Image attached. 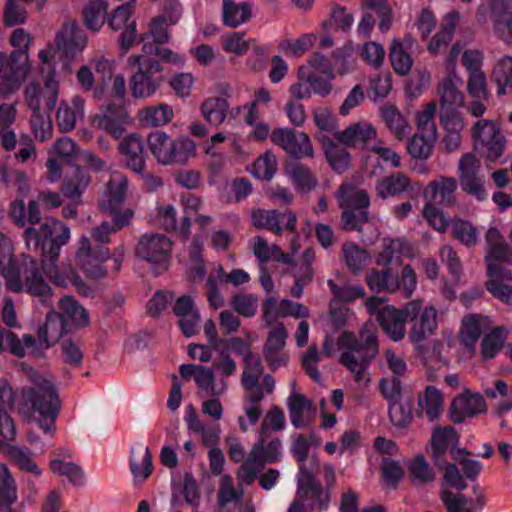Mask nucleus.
<instances>
[{"label":"nucleus","instance_id":"f257e3e1","mask_svg":"<svg viewBox=\"0 0 512 512\" xmlns=\"http://www.w3.org/2000/svg\"><path fill=\"white\" fill-rule=\"evenodd\" d=\"M27 383L17 392L7 379H0V448L3 441L13 440L15 425L9 414L15 407L29 423H35L44 434L53 435L61 401L53 378L31 367L24 370Z\"/></svg>","mask_w":512,"mask_h":512},{"label":"nucleus","instance_id":"f03ea898","mask_svg":"<svg viewBox=\"0 0 512 512\" xmlns=\"http://www.w3.org/2000/svg\"><path fill=\"white\" fill-rule=\"evenodd\" d=\"M25 245L28 250H43L41 264L46 276L57 286L74 285L79 292L86 289L76 271L70 264H57L60 247L66 245L71 237L70 228L57 219H50L38 228L29 227L24 231Z\"/></svg>","mask_w":512,"mask_h":512},{"label":"nucleus","instance_id":"7ed1b4c3","mask_svg":"<svg viewBox=\"0 0 512 512\" xmlns=\"http://www.w3.org/2000/svg\"><path fill=\"white\" fill-rule=\"evenodd\" d=\"M0 273L11 291L18 293L25 289L38 298L42 305L51 304L52 289L43 280L36 260L30 255L23 254L21 264L16 265L13 243L2 234H0Z\"/></svg>","mask_w":512,"mask_h":512},{"label":"nucleus","instance_id":"20e7f679","mask_svg":"<svg viewBox=\"0 0 512 512\" xmlns=\"http://www.w3.org/2000/svg\"><path fill=\"white\" fill-rule=\"evenodd\" d=\"M127 64L130 67L137 66L129 80L131 95L135 99L153 97L165 82L163 65L157 59L146 58L144 54H133L128 57Z\"/></svg>","mask_w":512,"mask_h":512},{"label":"nucleus","instance_id":"39448f33","mask_svg":"<svg viewBox=\"0 0 512 512\" xmlns=\"http://www.w3.org/2000/svg\"><path fill=\"white\" fill-rule=\"evenodd\" d=\"M149 149L162 165L185 164L196 154V144L186 136L172 138L166 132L156 130L147 138Z\"/></svg>","mask_w":512,"mask_h":512},{"label":"nucleus","instance_id":"423d86ee","mask_svg":"<svg viewBox=\"0 0 512 512\" xmlns=\"http://www.w3.org/2000/svg\"><path fill=\"white\" fill-rule=\"evenodd\" d=\"M4 451L12 464L22 473L20 482L23 497L33 499L41 490L43 470L27 448L6 444Z\"/></svg>","mask_w":512,"mask_h":512},{"label":"nucleus","instance_id":"0eeeda50","mask_svg":"<svg viewBox=\"0 0 512 512\" xmlns=\"http://www.w3.org/2000/svg\"><path fill=\"white\" fill-rule=\"evenodd\" d=\"M29 70V56L25 51L0 53V95L6 97L18 91Z\"/></svg>","mask_w":512,"mask_h":512},{"label":"nucleus","instance_id":"6e6552de","mask_svg":"<svg viewBox=\"0 0 512 512\" xmlns=\"http://www.w3.org/2000/svg\"><path fill=\"white\" fill-rule=\"evenodd\" d=\"M405 313L411 321V342L421 343L437 331L439 313L432 304L423 305L422 300L415 299L405 305Z\"/></svg>","mask_w":512,"mask_h":512},{"label":"nucleus","instance_id":"1a4fd4ad","mask_svg":"<svg viewBox=\"0 0 512 512\" xmlns=\"http://www.w3.org/2000/svg\"><path fill=\"white\" fill-rule=\"evenodd\" d=\"M471 137L475 149L482 150L490 161L499 159L505 149L506 140L500 125L490 119H480L471 128Z\"/></svg>","mask_w":512,"mask_h":512},{"label":"nucleus","instance_id":"9d476101","mask_svg":"<svg viewBox=\"0 0 512 512\" xmlns=\"http://www.w3.org/2000/svg\"><path fill=\"white\" fill-rule=\"evenodd\" d=\"M385 298L370 297L366 300V308L369 313L377 314L378 321L384 332L395 342L403 339L405 335L406 316L405 308L396 309L393 306H387Z\"/></svg>","mask_w":512,"mask_h":512},{"label":"nucleus","instance_id":"9b49d317","mask_svg":"<svg viewBox=\"0 0 512 512\" xmlns=\"http://www.w3.org/2000/svg\"><path fill=\"white\" fill-rule=\"evenodd\" d=\"M172 242L161 233L144 234L136 248V256L150 263L156 270H166L170 263Z\"/></svg>","mask_w":512,"mask_h":512},{"label":"nucleus","instance_id":"f8f14e48","mask_svg":"<svg viewBox=\"0 0 512 512\" xmlns=\"http://www.w3.org/2000/svg\"><path fill=\"white\" fill-rule=\"evenodd\" d=\"M91 126L108 133L114 139L123 136L130 117L121 107L113 103L101 105L98 111L90 117Z\"/></svg>","mask_w":512,"mask_h":512},{"label":"nucleus","instance_id":"ddd939ff","mask_svg":"<svg viewBox=\"0 0 512 512\" xmlns=\"http://www.w3.org/2000/svg\"><path fill=\"white\" fill-rule=\"evenodd\" d=\"M271 141L290 156L301 159L313 157L314 149L307 133L289 128H276L271 132Z\"/></svg>","mask_w":512,"mask_h":512},{"label":"nucleus","instance_id":"4468645a","mask_svg":"<svg viewBox=\"0 0 512 512\" xmlns=\"http://www.w3.org/2000/svg\"><path fill=\"white\" fill-rule=\"evenodd\" d=\"M59 96V81L56 72L44 76V85L41 87L38 83H30L25 91V102L31 110L41 109L44 104L49 111L54 110Z\"/></svg>","mask_w":512,"mask_h":512},{"label":"nucleus","instance_id":"2eb2a0df","mask_svg":"<svg viewBox=\"0 0 512 512\" xmlns=\"http://www.w3.org/2000/svg\"><path fill=\"white\" fill-rule=\"evenodd\" d=\"M182 377H193L197 388L198 395L201 397L206 396H221L223 395L228 385L224 381L216 379L215 372L207 366L195 364H183L179 368Z\"/></svg>","mask_w":512,"mask_h":512},{"label":"nucleus","instance_id":"dca6fc26","mask_svg":"<svg viewBox=\"0 0 512 512\" xmlns=\"http://www.w3.org/2000/svg\"><path fill=\"white\" fill-rule=\"evenodd\" d=\"M458 169L461 189L478 201L486 199L487 194L484 188V182L479 176V159L472 153H466L460 158Z\"/></svg>","mask_w":512,"mask_h":512},{"label":"nucleus","instance_id":"f3484780","mask_svg":"<svg viewBox=\"0 0 512 512\" xmlns=\"http://www.w3.org/2000/svg\"><path fill=\"white\" fill-rule=\"evenodd\" d=\"M251 224L258 229H267L274 234L283 230L294 232L297 218L294 212L287 210L282 213L277 210L253 209L250 215Z\"/></svg>","mask_w":512,"mask_h":512},{"label":"nucleus","instance_id":"a211bd4d","mask_svg":"<svg viewBox=\"0 0 512 512\" xmlns=\"http://www.w3.org/2000/svg\"><path fill=\"white\" fill-rule=\"evenodd\" d=\"M109 258L107 248L93 250L90 239L82 236L79 241V247L76 251V260L81 269L92 278H99L105 275L103 263Z\"/></svg>","mask_w":512,"mask_h":512},{"label":"nucleus","instance_id":"6ab92c4d","mask_svg":"<svg viewBox=\"0 0 512 512\" xmlns=\"http://www.w3.org/2000/svg\"><path fill=\"white\" fill-rule=\"evenodd\" d=\"M486 412V402L478 392L464 389L452 401L450 408V419L454 423H462L467 418H473Z\"/></svg>","mask_w":512,"mask_h":512},{"label":"nucleus","instance_id":"aec40b11","mask_svg":"<svg viewBox=\"0 0 512 512\" xmlns=\"http://www.w3.org/2000/svg\"><path fill=\"white\" fill-rule=\"evenodd\" d=\"M263 347V356L272 369L286 365L288 356L284 351L288 333L282 323L270 325Z\"/></svg>","mask_w":512,"mask_h":512},{"label":"nucleus","instance_id":"412c9836","mask_svg":"<svg viewBox=\"0 0 512 512\" xmlns=\"http://www.w3.org/2000/svg\"><path fill=\"white\" fill-rule=\"evenodd\" d=\"M337 345L340 350L364 351L374 357L378 346L377 328L371 322L365 323L360 330L359 339L353 333L345 331L340 335Z\"/></svg>","mask_w":512,"mask_h":512},{"label":"nucleus","instance_id":"4be33fe9","mask_svg":"<svg viewBox=\"0 0 512 512\" xmlns=\"http://www.w3.org/2000/svg\"><path fill=\"white\" fill-rule=\"evenodd\" d=\"M335 139L345 147L370 149L377 139V131L369 122L359 121L336 131Z\"/></svg>","mask_w":512,"mask_h":512},{"label":"nucleus","instance_id":"5701e85b","mask_svg":"<svg viewBox=\"0 0 512 512\" xmlns=\"http://www.w3.org/2000/svg\"><path fill=\"white\" fill-rule=\"evenodd\" d=\"M118 150L124 165L135 174H141L146 168L144 142L140 134L132 133L122 138Z\"/></svg>","mask_w":512,"mask_h":512},{"label":"nucleus","instance_id":"b1692460","mask_svg":"<svg viewBox=\"0 0 512 512\" xmlns=\"http://www.w3.org/2000/svg\"><path fill=\"white\" fill-rule=\"evenodd\" d=\"M127 188V177L121 172H112L102 194L100 208L112 215L119 214L117 210L125 200Z\"/></svg>","mask_w":512,"mask_h":512},{"label":"nucleus","instance_id":"393cba45","mask_svg":"<svg viewBox=\"0 0 512 512\" xmlns=\"http://www.w3.org/2000/svg\"><path fill=\"white\" fill-rule=\"evenodd\" d=\"M463 79L458 72L446 73L438 84L440 110L459 109L464 105V94L460 90Z\"/></svg>","mask_w":512,"mask_h":512},{"label":"nucleus","instance_id":"a878e982","mask_svg":"<svg viewBox=\"0 0 512 512\" xmlns=\"http://www.w3.org/2000/svg\"><path fill=\"white\" fill-rule=\"evenodd\" d=\"M308 314L307 307L287 299L278 302L275 298H268L263 306V320L267 326L272 325L279 317L306 318Z\"/></svg>","mask_w":512,"mask_h":512},{"label":"nucleus","instance_id":"bb28decb","mask_svg":"<svg viewBox=\"0 0 512 512\" xmlns=\"http://www.w3.org/2000/svg\"><path fill=\"white\" fill-rule=\"evenodd\" d=\"M87 37L74 21H66L56 35V45L67 56L75 57L87 46Z\"/></svg>","mask_w":512,"mask_h":512},{"label":"nucleus","instance_id":"cd10ccee","mask_svg":"<svg viewBox=\"0 0 512 512\" xmlns=\"http://www.w3.org/2000/svg\"><path fill=\"white\" fill-rule=\"evenodd\" d=\"M287 407L291 424L296 429L307 428L311 425L315 409L305 396L292 392L287 399Z\"/></svg>","mask_w":512,"mask_h":512},{"label":"nucleus","instance_id":"c85d7f7f","mask_svg":"<svg viewBox=\"0 0 512 512\" xmlns=\"http://www.w3.org/2000/svg\"><path fill=\"white\" fill-rule=\"evenodd\" d=\"M85 100L79 95L72 97L70 102L60 103L56 113V122L61 132L72 131L78 120L84 118Z\"/></svg>","mask_w":512,"mask_h":512},{"label":"nucleus","instance_id":"c756f323","mask_svg":"<svg viewBox=\"0 0 512 512\" xmlns=\"http://www.w3.org/2000/svg\"><path fill=\"white\" fill-rule=\"evenodd\" d=\"M474 499L464 495H454L450 490H443L440 499L448 512H472L484 506V495L478 485L473 486Z\"/></svg>","mask_w":512,"mask_h":512},{"label":"nucleus","instance_id":"7c9ffc66","mask_svg":"<svg viewBox=\"0 0 512 512\" xmlns=\"http://www.w3.org/2000/svg\"><path fill=\"white\" fill-rule=\"evenodd\" d=\"M457 181L453 177H441L428 184L425 197L430 196L432 204L450 207L456 202Z\"/></svg>","mask_w":512,"mask_h":512},{"label":"nucleus","instance_id":"2f4dec72","mask_svg":"<svg viewBox=\"0 0 512 512\" xmlns=\"http://www.w3.org/2000/svg\"><path fill=\"white\" fill-rule=\"evenodd\" d=\"M316 139L322 145L325 157L331 168L338 172H344L350 165L351 156L346 147L338 141H334L328 135H316Z\"/></svg>","mask_w":512,"mask_h":512},{"label":"nucleus","instance_id":"473e14b6","mask_svg":"<svg viewBox=\"0 0 512 512\" xmlns=\"http://www.w3.org/2000/svg\"><path fill=\"white\" fill-rule=\"evenodd\" d=\"M491 326L489 317L479 314H470L463 318L460 329L462 343L473 351L481 333Z\"/></svg>","mask_w":512,"mask_h":512},{"label":"nucleus","instance_id":"72a5a7b5","mask_svg":"<svg viewBox=\"0 0 512 512\" xmlns=\"http://www.w3.org/2000/svg\"><path fill=\"white\" fill-rule=\"evenodd\" d=\"M181 17L178 7H173L154 17L149 24V34L155 43L165 44L170 40L169 29L176 25Z\"/></svg>","mask_w":512,"mask_h":512},{"label":"nucleus","instance_id":"f704fd0d","mask_svg":"<svg viewBox=\"0 0 512 512\" xmlns=\"http://www.w3.org/2000/svg\"><path fill=\"white\" fill-rule=\"evenodd\" d=\"M66 331L65 319L58 312L50 311L44 325L39 327L37 336L40 344L48 348L56 343Z\"/></svg>","mask_w":512,"mask_h":512},{"label":"nucleus","instance_id":"c9c22d12","mask_svg":"<svg viewBox=\"0 0 512 512\" xmlns=\"http://www.w3.org/2000/svg\"><path fill=\"white\" fill-rule=\"evenodd\" d=\"M262 390L257 392H247L243 398L242 410L243 415H240L237 419L239 428L242 432H247L249 426L255 425L260 417L262 416L263 409L261 401L263 400Z\"/></svg>","mask_w":512,"mask_h":512},{"label":"nucleus","instance_id":"e433bc0d","mask_svg":"<svg viewBox=\"0 0 512 512\" xmlns=\"http://www.w3.org/2000/svg\"><path fill=\"white\" fill-rule=\"evenodd\" d=\"M18 488L8 466L0 462V512H17Z\"/></svg>","mask_w":512,"mask_h":512},{"label":"nucleus","instance_id":"4c0bfd02","mask_svg":"<svg viewBox=\"0 0 512 512\" xmlns=\"http://www.w3.org/2000/svg\"><path fill=\"white\" fill-rule=\"evenodd\" d=\"M336 199L341 209H364L370 205V198L367 192L344 182L336 192Z\"/></svg>","mask_w":512,"mask_h":512},{"label":"nucleus","instance_id":"58836bf2","mask_svg":"<svg viewBox=\"0 0 512 512\" xmlns=\"http://www.w3.org/2000/svg\"><path fill=\"white\" fill-rule=\"evenodd\" d=\"M411 245L403 239L384 238L382 250L376 255V264L388 267L394 260L398 261L401 256L412 257Z\"/></svg>","mask_w":512,"mask_h":512},{"label":"nucleus","instance_id":"ea45409f","mask_svg":"<svg viewBox=\"0 0 512 512\" xmlns=\"http://www.w3.org/2000/svg\"><path fill=\"white\" fill-rule=\"evenodd\" d=\"M174 117L172 106L159 103L142 108L138 111L139 122L147 127H161L168 124Z\"/></svg>","mask_w":512,"mask_h":512},{"label":"nucleus","instance_id":"a19ab883","mask_svg":"<svg viewBox=\"0 0 512 512\" xmlns=\"http://www.w3.org/2000/svg\"><path fill=\"white\" fill-rule=\"evenodd\" d=\"M249 245L254 256L260 262L266 263L271 260L290 264L292 258L285 254L276 244H269L262 236H255L250 239Z\"/></svg>","mask_w":512,"mask_h":512},{"label":"nucleus","instance_id":"79ce46f5","mask_svg":"<svg viewBox=\"0 0 512 512\" xmlns=\"http://www.w3.org/2000/svg\"><path fill=\"white\" fill-rule=\"evenodd\" d=\"M458 20L459 14L457 12H450L442 19L438 32L427 44L430 53L437 54L447 46L454 36Z\"/></svg>","mask_w":512,"mask_h":512},{"label":"nucleus","instance_id":"37998d69","mask_svg":"<svg viewBox=\"0 0 512 512\" xmlns=\"http://www.w3.org/2000/svg\"><path fill=\"white\" fill-rule=\"evenodd\" d=\"M368 353L364 351L356 352L355 350H344L341 354V363L354 374L355 380L359 383L366 384L370 378L365 373L367 363L372 359Z\"/></svg>","mask_w":512,"mask_h":512},{"label":"nucleus","instance_id":"c03bdc74","mask_svg":"<svg viewBox=\"0 0 512 512\" xmlns=\"http://www.w3.org/2000/svg\"><path fill=\"white\" fill-rule=\"evenodd\" d=\"M486 287L488 291L500 301L512 305V272L488 274Z\"/></svg>","mask_w":512,"mask_h":512},{"label":"nucleus","instance_id":"a18cd8bd","mask_svg":"<svg viewBox=\"0 0 512 512\" xmlns=\"http://www.w3.org/2000/svg\"><path fill=\"white\" fill-rule=\"evenodd\" d=\"M243 373L241 383L247 392L262 390L259 386L260 377L263 374V365L257 354H248L243 359Z\"/></svg>","mask_w":512,"mask_h":512},{"label":"nucleus","instance_id":"49530a36","mask_svg":"<svg viewBox=\"0 0 512 512\" xmlns=\"http://www.w3.org/2000/svg\"><path fill=\"white\" fill-rule=\"evenodd\" d=\"M492 80L497 86V94L505 95L512 89V56L503 55L498 58L491 73Z\"/></svg>","mask_w":512,"mask_h":512},{"label":"nucleus","instance_id":"de8ad7c7","mask_svg":"<svg viewBox=\"0 0 512 512\" xmlns=\"http://www.w3.org/2000/svg\"><path fill=\"white\" fill-rule=\"evenodd\" d=\"M418 405L431 421L437 419L443 411V395L435 386L429 385L418 397Z\"/></svg>","mask_w":512,"mask_h":512},{"label":"nucleus","instance_id":"09e8293b","mask_svg":"<svg viewBox=\"0 0 512 512\" xmlns=\"http://www.w3.org/2000/svg\"><path fill=\"white\" fill-rule=\"evenodd\" d=\"M251 6L245 2L223 0V22L226 26L236 28L251 18Z\"/></svg>","mask_w":512,"mask_h":512},{"label":"nucleus","instance_id":"8fccbe9b","mask_svg":"<svg viewBox=\"0 0 512 512\" xmlns=\"http://www.w3.org/2000/svg\"><path fill=\"white\" fill-rule=\"evenodd\" d=\"M132 215L133 214L130 210H126L120 212V214L113 215L111 223L103 221L100 225L92 229V238L98 243H108L110 241L111 233H114L120 230L122 227L128 225Z\"/></svg>","mask_w":512,"mask_h":512},{"label":"nucleus","instance_id":"3c124183","mask_svg":"<svg viewBox=\"0 0 512 512\" xmlns=\"http://www.w3.org/2000/svg\"><path fill=\"white\" fill-rule=\"evenodd\" d=\"M229 110V104L226 99L221 97H209L203 101L200 111L203 118L212 126L221 125Z\"/></svg>","mask_w":512,"mask_h":512},{"label":"nucleus","instance_id":"603ef678","mask_svg":"<svg viewBox=\"0 0 512 512\" xmlns=\"http://www.w3.org/2000/svg\"><path fill=\"white\" fill-rule=\"evenodd\" d=\"M62 311L61 316L65 319V323L77 327H83L89 324V314L73 297H63L59 302Z\"/></svg>","mask_w":512,"mask_h":512},{"label":"nucleus","instance_id":"864d4df0","mask_svg":"<svg viewBox=\"0 0 512 512\" xmlns=\"http://www.w3.org/2000/svg\"><path fill=\"white\" fill-rule=\"evenodd\" d=\"M366 283L373 292H397L398 284L396 283V275H394L390 269H371L366 274Z\"/></svg>","mask_w":512,"mask_h":512},{"label":"nucleus","instance_id":"5fc2aeb1","mask_svg":"<svg viewBox=\"0 0 512 512\" xmlns=\"http://www.w3.org/2000/svg\"><path fill=\"white\" fill-rule=\"evenodd\" d=\"M409 179L402 173H394L379 180L376 184V193L385 199L405 192L409 188Z\"/></svg>","mask_w":512,"mask_h":512},{"label":"nucleus","instance_id":"6e6d98bb","mask_svg":"<svg viewBox=\"0 0 512 512\" xmlns=\"http://www.w3.org/2000/svg\"><path fill=\"white\" fill-rule=\"evenodd\" d=\"M382 118L398 140L405 139L411 133V127L405 117L393 106L382 109Z\"/></svg>","mask_w":512,"mask_h":512},{"label":"nucleus","instance_id":"4d7b16f0","mask_svg":"<svg viewBox=\"0 0 512 512\" xmlns=\"http://www.w3.org/2000/svg\"><path fill=\"white\" fill-rule=\"evenodd\" d=\"M343 260L353 272H360L370 261L369 253L360 246L348 242L342 246Z\"/></svg>","mask_w":512,"mask_h":512},{"label":"nucleus","instance_id":"13d9d810","mask_svg":"<svg viewBox=\"0 0 512 512\" xmlns=\"http://www.w3.org/2000/svg\"><path fill=\"white\" fill-rule=\"evenodd\" d=\"M501 0H490L491 19L495 32L506 43H512V14L504 20L500 19V11L506 9Z\"/></svg>","mask_w":512,"mask_h":512},{"label":"nucleus","instance_id":"bf43d9fd","mask_svg":"<svg viewBox=\"0 0 512 512\" xmlns=\"http://www.w3.org/2000/svg\"><path fill=\"white\" fill-rule=\"evenodd\" d=\"M107 14V4L103 0H92L83 10L85 26L93 31H99L104 25Z\"/></svg>","mask_w":512,"mask_h":512},{"label":"nucleus","instance_id":"052dcab7","mask_svg":"<svg viewBox=\"0 0 512 512\" xmlns=\"http://www.w3.org/2000/svg\"><path fill=\"white\" fill-rule=\"evenodd\" d=\"M50 469L55 474L66 477L75 486H81L85 482L82 469L73 462L53 458L50 461Z\"/></svg>","mask_w":512,"mask_h":512},{"label":"nucleus","instance_id":"680f3d73","mask_svg":"<svg viewBox=\"0 0 512 512\" xmlns=\"http://www.w3.org/2000/svg\"><path fill=\"white\" fill-rule=\"evenodd\" d=\"M262 466L263 463L259 460V448L253 447L249 457L243 462L237 471L239 485H250L253 483L257 477L258 470L261 469Z\"/></svg>","mask_w":512,"mask_h":512},{"label":"nucleus","instance_id":"e2e57ef3","mask_svg":"<svg viewBox=\"0 0 512 512\" xmlns=\"http://www.w3.org/2000/svg\"><path fill=\"white\" fill-rule=\"evenodd\" d=\"M407 469L414 484L420 485L434 480L435 474L422 455L413 457L409 461Z\"/></svg>","mask_w":512,"mask_h":512},{"label":"nucleus","instance_id":"0e129e2a","mask_svg":"<svg viewBox=\"0 0 512 512\" xmlns=\"http://www.w3.org/2000/svg\"><path fill=\"white\" fill-rule=\"evenodd\" d=\"M287 174L291 178L295 187L307 192L315 188L317 181L311 171L304 165L295 163L287 167Z\"/></svg>","mask_w":512,"mask_h":512},{"label":"nucleus","instance_id":"69168bd1","mask_svg":"<svg viewBox=\"0 0 512 512\" xmlns=\"http://www.w3.org/2000/svg\"><path fill=\"white\" fill-rule=\"evenodd\" d=\"M509 329L505 326L494 328L481 342V354L484 358H493L502 347Z\"/></svg>","mask_w":512,"mask_h":512},{"label":"nucleus","instance_id":"338daca9","mask_svg":"<svg viewBox=\"0 0 512 512\" xmlns=\"http://www.w3.org/2000/svg\"><path fill=\"white\" fill-rule=\"evenodd\" d=\"M436 138L417 132L408 142V153L413 158L427 159L432 154Z\"/></svg>","mask_w":512,"mask_h":512},{"label":"nucleus","instance_id":"774afa93","mask_svg":"<svg viewBox=\"0 0 512 512\" xmlns=\"http://www.w3.org/2000/svg\"><path fill=\"white\" fill-rule=\"evenodd\" d=\"M90 183L89 174L81 169H76L73 175L67 177L63 184V192L69 198L78 199Z\"/></svg>","mask_w":512,"mask_h":512}]
</instances>
